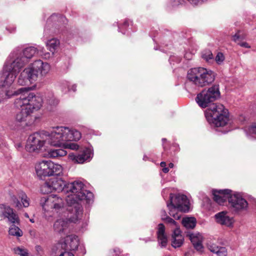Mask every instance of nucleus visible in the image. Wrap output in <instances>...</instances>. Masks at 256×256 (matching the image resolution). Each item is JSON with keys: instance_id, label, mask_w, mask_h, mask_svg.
Masks as SVG:
<instances>
[{"instance_id": "1", "label": "nucleus", "mask_w": 256, "mask_h": 256, "mask_svg": "<svg viewBox=\"0 0 256 256\" xmlns=\"http://www.w3.org/2000/svg\"><path fill=\"white\" fill-rule=\"evenodd\" d=\"M41 191L43 193H50L53 191L58 192L63 191L66 194L65 200L68 205H74L75 211L77 214L81 212V204L79 202L85 200L90 204L93 201V194L84 189V184L80 181H74L65 185L62 178H52L46 182L42 186Z\"/></svg>"}, {"instance_id": "2", "label": "nucleus", "mask_w": 256, "mask_h": 256, "mask_svg": "<svg viewBox=\"0 0 256 256\" xmlns=\"http://www.w3.org/2000/svg\"><path fill=\"white\" fill-rule=\"evenodd\" d=\"M220 97V92L218 85H214L203 90L198 94L196 100L202 108L210 106L206 112V117L208 121L216 127L225 126L229 120L228 112L227 109L220 104H212Z\"/></svg>"}, {"instance_id": "3", "label": "nucleus", "mask_w": 256, "mask_h": 256, "mask_svg": "<svg viewBox=\"0 0 256 256\" xmlns=\"http://www.w3.org/2000/svg\"><path fill=\"white\" fill-rule=\"evenodd\" d=\"M44 48L38 46V48L30 46L24 48L22 52L17 48L10 54L4 66L3 82H0V86H10L14 82L18 74L29 60L36 54L49 58L48 52L44 53Z\"/></svg>"}, {"instance_id": "4", "label": "nucleus", "mask_w": 256, "mask_h": 256, "mask_svg": "<svg viewBox=\"0 0 256 256\" xmlns=\"http://www.w3.org/2000/svg\"><path fill=\"white\" fill-rule=\"evenodd\" d=\"M68 132L66 129L56 128L50 132H35L29 136L26 149L30 152H39L46 144L54 146L59 145L64 139L68 138L66 136Z\"/></svg>"}, {"instance_id": "5", "label": "nucleus", "mask_w": 256, "mask_h": 256, "mask_svg": "<svg viewBox=\"0 0 256 256\" xmlns=\"http://www.w3.org/2000/svg\"><path fill=\"white\" fill-rule=\"evenodd\" d=\"M43 100L40 94L34 92H24L15 99L14 106L20 109L16 116L17 122H26L31 117L32 114L38 110L42 106Z\"/></svg>"}, {"instance_id": "6", "label": "nucleus", "mask_w": 256, "mask_h": 256, "mask_svg": "<svg viewBox=\"0 0 256 256\" xmlns=\"http://www.w3.org/2000/svg\"><path fill=\"white\" fill-rule=\"evenodd\" d=\"M188 80L198 87H204L212 83L215 78L210 70L198 67L190 69L187 74Z\"/></svg>"}, {"instance_id": "7", "label": "nucleus", "mask_w": 256, "mask_h": 256, "mask_svg": "<svg viewBox=\"0 0 256 256\" xmlns=\"http://www.w3.org/2000/svg\"><path fill=\"white\" fill-rule=\"evenodd\" d=\"M35 170L37 176L42 179L46 176H62L63 168L61 165L51 160H41L35 164Z\"/></svg>"}, {"instance_id": "8", "label": "nucleus", "mask_w": 256, "mask_h": 256, "mask_svg": "<svg viewBox=\"0 0 256 256\" xmlns=\"http://www.w3.org/2000/svg\"><path fill=\"white\" fill-rule=\"evenodd\" d=\"M81 212L80 214H77V212L75 211L74 205L70 206L68 205L66 218H60L58 219L54 224V229L55 232L60 233H66L68 232L69 222H76L80 219L82 214V208L81 206Z\"/></svg>"}, {"instance_id": "9", "label": "nucleus", "mask_w": 256, "mask_h": 256, "mask_svg": "<svg viewBox=\"0 0 256 256\" xmlns=\"http://www.w3.org/2000/svg\"><path fill=\"white\" fill-rule=\"evenodd\" d=\"M40 204L45 211L54 210L56 212L64 210V200L59 195L50 194L40 198Z\"/></svg>"}, {"instance_id": "10", "label": "nucleus", "mask_w": 256, "mask_h": 256, "mask_svg": "<svg viewBox=\"0 0 256 256\" xmlns=\"http://www.w3.org/2000/svg\"><path fill=\"white\" fill-rule=\"evenodd\" d=\"M57 128H62L66 129L68 132H66V136L68 137V138L64 139V140H62L63 142H62V144L56 145V146L62 147L64 148H69L72 150H78V146L76 144L71 142L68 143V141L78 140L81 138L80 132L75 129H71L68 127L58 126Z\"/></svg>"}, {"instance_id": "11", "label": "nucleus", "mask_w": 256, "mask_h": 256, "mask_svg": "<svg viewBox=\"0 0 256 256\" xmlns=\"http://www.w3.org/2000/svg\"><path fill=\"white\" fill-rule=\"evenodd\" d=\"M228 202L232 210L236 212L246 210L248 206L247 201L236 192L231 194L228 198Z\"/></svg>"}, {"instance_id": "12", "label": "nucleus", "mask_w": 256, "mask_h": 256, "mask_svg": "<svg viewBox=\"0 0 256 256\" xmlns=\"http://www.w3.org/2000/svg\"><path fill=\"white\" fill-rule=\"evenodd\" d=\"M3 74L4 68L2 69V72L0 76V82H3L4 80V78H3ZM13 82L10 86H0V88H6L4 92L0 94V102L4 101L5 100L10 98L14 96H20L24 92H31L29 91V88H22L16 90H14L12 88H10Z\"/></svg>"}, {"instance_id": "13", "label": "nucleus", "mask_w": 256, "mask_h": 256, "mask_svg": "<svg viewBox=\"0 0 256 256\" xmlns=\"http://www.w3.org/2000/svg\"><path fill=\"white\" fill-rule=\"evenodd\" d=\"M7 220L8 222L19 225L20 220L14 209L8 206L0 204V220Z\"/></svg>"}, {"instance_id": "14", "label": "nucleus", "mask_w": 256, "mask_h": 256, "mask_svg": "<svg viewBox=\"0 0 256 256\" xmlns=\"http://www.w3.org/2000/svg\"><path fill=\"white\" fill-rule=\"evenodd\" d=\"M28 68L31 70L32 75L36 76V81L46 76L50 70V64L41 60H36Z\"/></svg>"}, {"instance_id": "15", "label": "nucleus", "mask_w": 256, "mask_h": 256, "mask_svg": "<svg viewBox=\"0 0 256 256\" xmlns=\"http://www.w3.org/2000/svg\"><path fill=\"white\" fill-rule=\"evenodd\" d=\"M170 204L177 208L181 212H186L189 211L190 202L186 196L184 194H177L174 196L170 194Z\"/></svg>"}, {"instance_id": "16", "label": "nucleus", "mask_w": 256, "mask_h": 256, "mask_svg": "<svg viewBox=\"0 0 256 256\" xmlns=\"http://www.w3.org/2000/svg\"><path fill=\"white\" fill-rule=\"evenodd\" d=\"M93 156V153L91 150L86 148L80 154L76 155L70 153L68 155L69 158L74 162L83 164L85 162H90Z\"/></svg>"}, {"instance_id": "17", "label": "nucleus", "mask_w": 256, "mask_h": 256, "mask_svg": "<svg viewBox=\"0 0 256 256\" xmlns=\"http://www.w3.org/2000/svg\"><path fill=\"white\" fill-rule=\"evenodd\" d=\"M58 246L66 251L76 250L78 246V238L75 235L68 236L64 242L58 244Z\"/></svg>"}, {"instance_id": "18", "label": "nucleus", "mask_w": 256, "mask_h": 256, "mask_svg": "<svg viewBox=\"0 0 256 256\" xmlns=\"http://www.w3.org/2000/svg\"><path fill=\"white\" fill-rule=\"evenodd\" d=\"M31 70L28 68L21 72L18 79V83L20 86L27 85L29 82L33 83L36 81V76L30 72Z\"/></svg>"}, {"instance_id": "19", "label": "nucleus", "mask_w": 256, "mask_h": 256, "mask_svg": "<svg viewBox=\"0 0 256 256\" xmlns=\"http://www.w3.org/2000/svg\"><path fill=\"white\" fill-rule=\"evenodd\" d=\"M232 192L228 189L222 190H212V194L214 196V200L220 205H222L226 200H228V198L231 194Z\"/></svg>"}, {"instance_id": "20", "label": "nucleus", "mask_w": 256, "mask_h": 256, "mask_svg": "<svg viewBox=\"0 0 256 256\" xmlns=\"http://www.w3.org/2000/svg\"><path fill=\"white\" fill-rule=\"evenodd\" d=\"M12 199L14 204L18 210L22 208V207L27 208L30 205V198L22 191L18 192V198L14 196Z\"/></svg>"}, {"instance_id": "21", "label": "nucleus", "mask_w": 256, "mask_h": 256, "mask_svg": "<svg viewBox=\"0 0 256 256\" xmlns=\"http://www.w3.org/2000/svg\"><path fill=\"white\" fill-rule=\"evenodd\" d=\"M215 218L217 222L226 226H231L234 222L232 218L230 217L228 212L224 211L216 214Z\"/></svg>"}, {"instance_id": "22", "label": "nucleus", "mask_w": 256, "mask_h": 256, "mask_svg": "<svg viewBox=\"0 0 256 256\" xmlns=\"http://www.w3.org/2000/svg\"><path fill=\"white\" fill-rule=\"evenodd\" d=\"M184 238L180 228L174 229L172 236V246L174 248H180L184 243Z\"/></svg>"}, {"instance_id": "23", "label": "nucleus", "mask_w": 256, "mask_h": 256, "mask_svg": "<svg viewBox=\"0 0 256 256\" xmlns=\"http://www.w3.org/2000/svg\"><path fill=\"white\" fill-rule=\"evenodd\" d=\"M156 234L159 244L162 247H166L168 243V237L165 232V227L162 224L158 225Z\"/></svg>"}, {"instance_id": "24", "label": "nucleus", "mask_w": 256, "mask_h": 256, "mask_svg": "<svg viewBox=\"0 0 256 256\" xmlns=\"http://www.w3.org/2000/svg\"><path fill=\"white\" fill-rule=\"evenodd\" d=\"M189 236L194 248L198 250H200L203 248L202 244L203 238L202 235L198 233L192 234H190Z\"/></svg>"}, {"instance_id": "25", "label": "nucleus", "mask_w": 256, "mask_h": 256, "mask_svg": "<svg viewBox=\"0 0 256 256\" xmlns=\"http://www.w3.org/2000/svg\"><path fill=\"white\" fill-rule=\"evenodd\" d=\"M208 250L218 256H227L228 252L225 247L218 246L216 244L210 243L208 245Z\"/></svg>"}, {"instance_id": "26", "label": "nucleus", "mask_w": 256, "mask_h": 256, "mask_svg": "<svg viewBox=\"0 0 256 256\" xmlns=\"http://www.w3.org/2000/svg\"><path fill=\"white\" fill-rule=\"evenodd\" d=\"M67 154L66 150L64 149H50L48 152L50 158H58L65 156Z\"/></svg>"}, {"instance_id": "27", "label": "nucleus", "mask_w": 256, "mask_h": 256, "mask_svg": "<svg viewBox=\"0 0 256 256\" xmlns=\"http://www.w3.org/2000/svg\"><path fill=\"white\" fill-rule=\"evenodd\" d=\"M182 222L186 229H192L196 226V220L194 217H185L182 218Z\"/></svg>"}, {"instance_id": "28", "label": "nucleus", "mask_w": 256, "mask_h": 256, "mask_svg": "<svg viewBox=\"0 0 256 256\" xmlns=\"http://www.w3.org/2000/svg\"><path fill=\"white\" fill-rule=\"evenodd\" d=\"M60 42L56 38H52L48 40L46 44L48 48L54 54L55 50L58 46Z\"/></svg>"}, {"instance_id": "29", "label": "nucleus", "mask_w": 256, "mask_h": 256, "mask_svg": "<svg viewBox=\"0 0 256 256\" xmlns=\"http://www.w3.org/2000/svg\"><path fill=\"white\" fill-rule=\"evenodd\" d=\"M167 206L169 210V214L170 216H172L176 220H178L180 218V215L178 214V212H180L177 208L174 205L170 204H167Z\"/></svg>"}, {"instance_id": "30", "label": "nucleus", "mask_w": 256, "mask_h": 256, "mask_svg": "<svg viewBox=\"0 0 256 256\" xmlns=\"http://www.w3.org/2000/svg\"><path fill=\"white\" fill-rule=\"evenodd\" d=\"M9 234L12 236L20 237L22 236V232L18 226H16L15 224H12L10 228Z\"/></svg>"}, {"instance_id": "31", "label": "nucleus", "mask_w": 256, "mask_h": 256, "mask_svg": "<svg viewBox=\"0 0 256 256\" xmlns=\"http://www.w3.org/2000/svg\"><path fill=\"white\" fill-rule=\"evenodd\" d=\"M162 212L164 214V216H162V220L164 221L166 223L170 224L172 226V228H178V225L177 222L174 220L172 218H170L168 216L166 215V212L164 210Z\"/></svg>"}, {"instance_id": "32", "label": "nucleus", "mask_w": 256, "mask_h": 256, "mask_svg": "<svg viewBox=\"0 0 256 256\" xmlns=\"http://www.w3.org/2000/svg\"><path fill=\"white\" fill-rule=\"evenodd\" d=\"M14 251L16 254H19L20 256H30L28 250L22 248L17 247L14 248Z\"/></svg>"}, {"instance_id": "33", "label": "nucleus", "mask_w": 256, "mask_h": 256, "mask_svg": "<svg viewBox=\"0 0 256 256\" xmlns=\"http://www.w3.org/2000/svg\"><path fill=\"white\" fill-rule=\"evenodd\" d=\"M202 58L207 62L213 58V55L212 52L210 50H204L202 54Z\"/></svg>"}, {"instance_id": "34", "label": "nucleus", "mask_w": 256, "mask_h": 256, "mask_svg": "<svg viewBox=\"0 0 256 256\" xmlns=\"http://www.w3.org/2000/svg\"><path fill=\"white\" fill-rule=\"evenodd\" d=\"M246 130L248 134L256 138V123L252 124Z\"/></svg>"}, {"instance_id": "35", "label": "nucleus", "mask_w": 256, "mask_h": 256, "mask_svg": "<svg viewBox=\"0 0 256 256\" xmlns=\"http://www.w3.org/2000/svg\"><path fill=\"white\" fill-rule=\"evenodd\" d=\"M62 91L66 94L68 92L70 91V82H64L62 86Z\"/></svg>"}, {"instance_id": "36", "label": "nucleus", "mask_w": 256, "mask_h": 256, "mask_svg": "<svg viewBox=\"0 0 256 256\" xmlns=\"http://www.w3.org/2000/svg\"><path fill=\"white\" fill-rule=\"evenodd\" d=\"M216 61L218 64H222L224 60V56L222 53V52H218L216 57Z\"/></svg>"}, {"instance_id": "37", "label": "nucleus", "mask_w": 256, "mask_h": 256, "mask_svg": "<svg viewBox=\"0 0 256 256\" xmlns=\"http://www.w3.org/2000/svg\"><path fill=\"white\" fill-rule=\"evenodd\" d=\"M59 256H74L72 252L64 250V252H61V253Z\"/></svg>"}, {"instance_id": "38", "label": "nucleus", "mask_w": 256, "mask_h": 256, "mask_svg": "<svg viewBox=\"0 0 256 256\" xmlns=\"http://www.w3.org/2000/svg\"><path fill=\"white\" fill-rule=\"evenodd\" d=\"M191 4L197 5L202 3L204 0H188Z\"/></svg>"}, {"instance_id": "39", "label": "nucleus", "mask_w": 256, "mask_h": 256, "mask_svg": "<svg viewBox=\"0 0 256 256\" xmlns=\"http://www.w3.org/2000/svg\"><path fill=\"white\" fill-rule=\"evenodd\" d=\"M239 44L240 46L246 48H250V47L248 44L246 42L240 43Z\"/></svg>"}, {"instance_id": "40", "label": "nucleus", "mask_w": 256, "mask_h": 256, "mask_svg": "<svg viewBox=\"0 0 256 256\" xmlns=\"http://www.w3.org/2000/svg\"><path fill=\"white\" fill-rule=\"evenodd\" d=\"M239 38H240V36L238 33L235 34L233 36V40H234V42H236Z\"/></svg>"}, {"instance_id": "41", "label": "nucleus", "mask_w": 256, "mask_h": 256, "mask_svg": "<svg viewBox=\"0 0 256 256\" xmlns=\"http://www.w3.org/2000/svg\"><path fill=\"white\" fill-rule=\"evenodd\" d=\"M70 91L72 90L74 92H76V85L72 84L70 87Z\"/></svg>"}, {"instance_id": "42", "label": "nucleus", "mask_w": 256, "mask_h": 256, "mask_svg": "<svg viewBox=\"0 0 256 256\" xmlns=\"http://www.w3.org/2000/svg\"><path fill=\"white\" fill-rule=\"evenodd\" d=\"M169 171V168L167 167H164V168H162V172L164 173H167Z\"/></svg>"}, {"instance_id": "43", "label": "nucleus", "mask_w": 256, "mask_h": 256, "mask_svg": "<svg viewBox=\"0 0 256 256\" xmlns=\"http://www.w3.org/2000/svg\"><path fill=\"white\" fill-rule=\"evenodd\" d=\"M160 166L162 168H164L166 166V162H162L160 164Z\"/></svg>"}, {"instance_id": "44", "label": "nucleus", "mask_w": 256, "mask_h": 256, "mask_svg": "<svg viewBox=\"0 0 256 256\" xmlns=\"http://www.w3.org/2000/svg\"><path fill=\"white\" fill-rule=\"evenodd\" d=\"M128 26V20H125L123 24V26L126 27V26Z\"/></svg>"}, {"instance_id": "45", "label": "nucleus", "mask_w": 256, "mask_h": 256, "mask_svg": "<svg viewBox=\"0 0 256 256\" xmlns=\"http://www.w3.org/2000/svg\"><path fill=\"white\" fill-rule=\"evenodd\" d=\"M4 144V140L2 138H0V147Z\"/></svg>"}, {"instance_id": "46", "label": "nucleus", "mask_w": 256, "mask_h": 256, "mask_svg": "<svg viewBox=\"0 0 256 256\" xmlns=\"http://www.w3.org/2000/svg\"><path fill=\"white\" fill-rule=\"evenodd\" d=\"M16 146L17 148V149H20V148H22V146L20 144L18 143L16 145Z\"/></svg>"}, {"instance_id": "47", "label": "nucleus", "mask_w": 256, "mask_h": 256, "mask_svg": "<svg viewBox=\"0 0 256 256\" xmlns=\"http://www.w3.org/2000/svg\"><path fill=\"white\" fill-rule=\"evenodd\" d=\"M174 166V164H172V162H171V163H170V164H169V167H170V168H172Z\"/></svg>"}, {"instance_id": "48", "label": "nucleus", "mask_w": 256, "mask_h": 256, "mask_svg": "<svg viewBox=\"0 0 256 256\" xmlns=\"http://www.w3.org/2000/svg\"><path fill=\"white\" fill-rule=\"evenodd\" d=\"M118 30H119V32H122V34H124V32H122V30H121V28H120V26H118Z\"/></svg>"}, {"instance_id": "49", "label": "nucleus", "mask_w": 256, "mask_h": 256, "mask_svg": "<svg viewBox=\"0 0 256 256\" xmlns=\"http://www.w3.org/2000/svg\"><path fill=\"white\" fill-rule=\"evenodd\" d=\"M24 216H25L26 218H29V216H28V213H25V214H24Z\"/></svg>"}, {"instance_id": "50", "label": "nucleus", "mask_w": 256, "mask_h": 256, "mask_svg": "<svg viewBox=\"0 0 256 256\" xmlns=\"http://www.w3.org/2000/svg\"><path fill=\"white\" fill-rule=\"evenodd\" d=\"M30 220L32 223H34V220L33 218L30 219Z\"/></svg>"}, {"instance_id": "51", "label": "nucleus", "mask_w": 256, "mask_h": 256, "mask_svg": "<svg viewBox=\"0 0 256 256\" xmlns=\"http://www.w3.org/2000/svg\"><path fill=\"white\" fill-rule=\"evenodd\" d=\"M143 159L146 160L147 159V157L146 156H144Z\"/></svg>"}, {"instance_id": "52", "label": "nucleus", "mask_w": 256, "mask_h": 256, "mask_svg": "<svg viewBox=\"0 0 256 256\" xmlns=\"http://www.w3.org/2000/svg\"><path fill=\"white\" fill-rule=\"evenodd\" d=\"M170 61L172 60V56H170Z\"/></svg>"}, {"instance_id": "53", "label": "nucleus", "mask_w": 256, "mask_h": 256, "mask_svg": "<svg viewBox=\"0 0 256 256\" xmlns=\"http://www.w3.org/2000/svg\"><path fill=\"white\" fill-rule=\"evenodd\" d=\"M166 138H162V141L164 142V141H166Z\"/></svg>"}]
</instances>
